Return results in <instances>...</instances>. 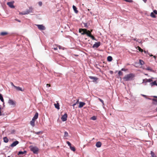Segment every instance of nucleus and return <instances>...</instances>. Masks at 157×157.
I'll return each instance as SVG.
<instances>
[{
  "instance_id": "obj_14",
  "label": "nucleus",
  "mask_w": 157,
  "mask_h": 157,
  "mask_svg": "<svg viewBox=\"0 0 157 157\" xmlns=\"http://www.w3.org/2000/svg\"><path fill=\"white\" fill-rule=\"evenodd\" d=\"M150 100H151L153 102H152V103L153 104L157 105V99L155 98L153 99H151V98H148Z\"/></svg>"
},
{
  "instance_id": "obj_17",
  "label": "nucleus",
  "mask_w": 157,
  "mask_h": 157,
  "mask_svg": "<svg viewBox=\"0 0 157 157\" xmlns=\"http://www.w3.org/2000/svg\"><path fill=\"white\" fill-rule=\"evenodd\" d=\"M14 88L17 90L21 91H24V90L22 89V88L19 86H15Z\"/></svg>"
},
{
  "instance_id": "obj_32",
  "label": "nucleus",
  "mask_w": 157,
  "mask_h": 157,
  "mask_svg": "<svg viewBox=\"0 0 157 157\" xmlns=\"http://www.w3.org/2000/svg\"><path fill=\"white\" fill-rule=\"evenodd\" d=\"M137 48L138 49L139 51L140 52H143V50L142 49H141L140 47L138 46Z\"/></svg>"
},
{
  "instance_id": "obj_46",
  "label": "nucleus",
  "mask_w": 157,
  "mask_h": 157,
  "mask_svg": "<svg viewBox=\"0 0 157 157\" xmlns=\"http://www.w3.org/2000/svg\"><path fill=\"white\" fill-rule=\"evenodd\" d=\"M3 97L1 94H0V99L2 98Z\"/></svg>"
},
{
  "instance_id": "obj_57",
  "label": "nucleus",
  "mask_w": 157,
  "mask_h": 157,
  "mask_svg": "<svg viewBox=\"0 0 157 157\" xmlns=\"http://www.w3.org/2000/svg\"><path fill=\"white\" fill-rule=\"evenodd\" d=\"M58 47H59V49H61V48H60V46H58Z\"/></svg>"
},
{
  "instance_id": "obj_50",
  "label": "nucleus",
  "mask_w": 157,
  "mask_h": 157,
  "mask_svg": "<svg viewBox=\"0 0 157 157\" xmlns=\"http://www.w3.org/2000/svg\"><path fill=\"white\" fill-rule=\"evenodd\" d=\"M53 49L55 50H57V48H53Z\"/></svg>"
},
{
  "instance_id": "obj_42",
  "label": "nucleus",
  "mask_w": 157,
  "mask_h": 157,
  "mask_svg": "<svg viewBox=\"0 0 157 157\" xmlns=\"http://www.w3.org/2000/svg\"><path fill=\"white\" fill-rule=\"evenodd\" d=\"M153 12L155 14H157V11L156 10H155L153 11Z\"/></svg>"
},
{
  "instance_id": "obj_22",
  "label": "nucleus",
  "mask_w": 157,
  "mask_h": 157,
  "mask_svg": "<svg viewBox=\"0 0 157 157\" xmlns=\"http://www.w3.org/2000/svg\"><path fill=\"white\" fill-rule=\"evenodd\" d=\"M54 105L55 107L59 109V103H57L56 104H55Z\"/></svg>"
},
{
  "instance_id": "obj_51",
  "label": "nucleus",
  "mask_w": 157,
  "mask_h": 157,
  "mask_svg": "<svg viewBox=\"0 0 157 157\" xmlns=\"http://www.w3.org/2000/svg\"><path fill=\"white\" fill-rule=\"evenodd\" d=\"M148 55H149V56H153V55H152V54H151V55H150V54H149V53H148Z\"/></svg>"
},
{
  "instance_id": "obj_60",
  "label": "nucleus",
  "mask_w": 157,
  "mask_h": 157,
  "mask_svg": "<svg viewBox=\"0 0 157 157\" xmlns=\"http://www.w3.org/2000/svg\"><path fill=\"white\" fill-rule=\"evenodd\" d=\"M145 75H148L147 74H145Z\"/></svg>"
},
{
  "instance_id": "obj_55",
  "label": "nucleus",
  "mask_w": 157,
  "mask_h": 157,
  "mask_svg": "<svg viewBox=\"0 0 157 157\" xmlns=\"http://www.w3.org/2000/svg\"><path fill=\"white\" fill-rule=\"evenodd\" d=\"M153 57H154V58L155 59H156V56H153Z\"/></svg>"
},
{
  "instance_id": "obj_27",
  "label": "nucleus",
  "mask_w": 157,
  "mask_h": 157,
  "mask_svg": "<svg viewBox=\"0 0 157 157\" xmlns=\"http://www.w3.org/2000/svg\"><path fill=\"white\" fill-rule=\"evenodd\" d=\"M89 37H90L92 40H96L95 37L94 36L92 35V34L90 35Z\"/></svg>"
},
{
  "instance_id": "obj_48",
  "label": "nucleus",
  "mask_w": 157,
  "mask_h": 157,
  "mask_svg": "<svg viewBox=\"0 0 157 157\" xmlns=\"http://www.w3.org/2000/svg\"><path fill=\"white\" fill-rule=\"evenodd\" d=\"M1 101L2 102H4V99H3V98H2V99H0Z\"/></svg>"
},
{
  "instance_id": "obj_43",
  "label": "nucleus",
  "mask_w": 157,
  "mask_h": 157,
  "mask_svg": "<svg viewBox=\"0 0 157 157\" xmlns=\"http://www.w3.org/2000/svg\"><path fill=\"white\" fill-rule=\"evenodd\" d=\"M41 132H35V133L37 135H39Z\"/></svg>"
},
{
  "instance_id": "obj_56",
  "label": "nucleus",
  "mask_w": 157,
  "mask_h": 157,
  "mask_svg": "<svg viewBox=\"0 0 157 157\" xmlns=\"http://www.w3.org/2000/svg\"><path fill=\"white\" fill-rule=\"evenodd\" d=\"M144 52L145 53H147V52H146V51H144Z\"/></svg>"
},
{
  "instance_id": "obj_12",
  "label": "nucleus",
  "mask_w": 157,
  "mask_h": 157,
  "mask_svg": "<svg viewBox=\"0 0 157 157\" xmlns=\"http://www.w3.org/2000/svg\"><path fill=\"white\" fill-rule=\"evenodd\" d=\"M89 78L91 80H92L94 82L96 81L98 79V78L95 77L90 76Z\"/></svg>"
},
{
  "instance_id": "obj_3",
  "label": "nucleus",
  "mask_w": 157,
  "mask_h": 157,
  "mask_svg": "<svg viewBox=\"0 0 157 157\" xmlns=\"http://www.w3.org/2000/svg\"><path fill=\"white\" fill-rule=\"evenodd\" d=\"M30 150L34 154H37L39 150L38 148L36 146L31 145L29 147Z\"/></svg>"
},
{
  "instance_id": "obj_35",
  "label": "nucleus",
  "mask_w": 157,
  "mask_h": 157,
  "mask_svg": "<svg viewBox=\"0 0 157 157\" xmlns=\"http://www.w3.org/2000/svg\"><path fill=\"white\" fill-rule=\"evenodd\" d=\"M98 100L100 101L102 103L103 105H104V102L100 98H98Z\"/></svg>"
},
{
  "instance_id": "obj_18",
  "label": "nucleus",
  "mask_w": 157,
  "mask_h": 157,
  "mask_svg": "<svg viewBox=\"0 0 157 157\" xmlns=\"http://www.w3.org/2000/svg\"><path fill=\"white\" fill-rule=\"evenodd\" d=\"M101 145V143L100 142H98L96 143V146L98 147H100Z\"/></svg>"
},
{
  "instance_id": "obj_62",
  "label": "nucleus",
  "mask_w": 157,
  "mask_h": 157,
  "mask_svg": "<svg viewBox=\"0 0 157 157\" xmlns=\"http://www.w3.org/2000/svg\"><path fill=\"white\" fill-rule=\"evenodd\" d=\"M88 11H89V10H89V9H88Z\"/></svg>"
},
{
  "instance_id": "obj_61",
  "label": "nucleus",
  "mask_w": 157,
  "mask_h": 157,
  "mask_svg": "<svg viewBox=\"0 0 157 157\" xmlns=\"http://www.w3.org/2000/svg\"><path fill=\"white\" fill-rule=\"evenodd\" d=\"M92 30H91V31H90V32H92Z\"/></svg>"
},
{
  "instance_id": "obj_38",
  "label": "nucleus",
  "mask_w": 157,
  "mask_h": 157,
  "mask_svg": "<svg viewBox=\"0 0 157 157\" xmlns=\"http://www.w3.org/2000/svg\"><path fill=\"white\" fill-rule=\"evenodd\" d=\"M146 70L150 71H152V69L149 67H148L146 68Z\"/></svg>"
},
{
  "instance_id": "obj_52",
  "label": "nucleus",
  "mask_w": 157,
  "mask_h": 157,
  "mask_svg": "<svg viewBox=\"0 0 157 157\" xmlns=\"http://www.w3.org/2000/svg\"><path fill=\"white\" fill-rule=\"evenodd\" d=\"M1 107H0V116H1Z\"/></svg>"
},
{
  "instance_id": "obj_33",
  "label": "nucleus",
  "mask_w": 157,
  "mask_h": 157,
  "mask_svg": "<svg viewBox=\"0 0 157 157\" xmlns=\"http://www.w3.org/2000/svg\"><path fill=\"white\" fill-rule=\"evenodd\" d=\"M68 133L66 131L64 132V136L65 137H67V136H68Z\"/></svg>"
},
{
  "instance_id": "obj_24",
  "label": "nucleus",
  "mask_w": 157,
  "mask_h": 157,
  "mask_svg": "<svg viewBox=\"0 0 157 157\" xmlns=\"http://www.w3.org/2000/svg\"><path fill=\"white\" fill-rule=\"evenodd\" d=\"M150 85L151 86H152L153 85L157 86V83L156 81H154V82L151 83Z\"/></svg>"
},
{
  "instance_id": "obj_40",
  "label": "nucleus",
  "mask_w": 157,
  "mask_h": 157,
  "mask_svg": "<svg viewBox=\"0 0 157 157\" xmlns=\"http://www.w3.org/2000/svg\"><path fill=\"white\" fill-rule=\"evenodd\" d=\"M122 71H126L128 70V69H125L124 68H122L121 70Z\"/></svg>"
},
{
  "instance_id": "obj_31",
  "label": "nucleus",
  "mask_w": 157,
  "mask_h": 157,
  "mask_svg": "<svg viewBox=\"0 0 157 157\" xmlns=\"http://www.w3.org/2000/svg\"><path fill=\"white\" fill-rule=\"evenodd\" d=\"M139 63L141 65H143L144 64V61L141 59L139 60Z\"/></svg>"
},
{
  "instance_id": "obj_6",
  "label": "nucleus",
  "mask_w": 157,
  "mask_h": 157,
  "mask_svg": "<svg viewBox=\"0 0 157 157\" xmlns=\"http://www.w3.org/2000/svg\"><path fill=\"white\" fill-rule=\"evenodd\" d=\"M9 104L12 106V107H14L15 106V102L11 99H10L8 101Z\"/></svg>"
},
{
  "instance_id": "obj_23",
  "label": "nucleus",
  "mask_w": 157,
  "mask_h": 157,
  "mask_svg": "<svg viewBox=\"0 0 157 157\" xmlns=\"http://www.w3.org/2000/svg\"><path fill=\"white\" fill-rule=\"evenodd\" d=\"M3 140L4 142L7 143L8 142L9 140L6 137H5L3 138Z\"/></svg>"
},
{
  "instance_id": "obj_29",
  "label": "nucleus",
  "mask_w": 157,
  "mask_h": 157,
  "mask_svg": "<svg viewBox=\"0 0 157 157\" xmlns=\"http://www.w3.org/2000/svg\"><path fill=\"white\" fill-rule=\"evenodd\" d=\"M150 16L151 17L153 18H155L156 16L154 15V13L153 12H151V13Z\"/></svg>"
},
{
  "instance_id": "obj_39",
  "label": "nucleus",
  "mask_w": 157,
  "mask_h": 157,
  "mask_svg": "<svg viewBox=\"0 0 157 157\" xmlns=\"http://www.w3.org/2000/svg\"><path fill=\"white\" fill-rule=\"evenodd\" d=\"M67 144L68 146H69V147H71V144L69 142L67 141Z\"/></svg>"
},
{
  "instance_id": "obj_36",
  "label": "nucleus",
  "mask_w": 157,
  "mask_h": 157,
  "mask_svg": "<svg viewBox=\"0 0 157 157\" xmlns=\"http://www.w3.org/2000/svg\"><path fill=\"white\" fill-rule=\"evenodd\" d=\"M124 0L126 2H132V0Z\"/></svg>"
},
{
  "instance_id": "obj_59",
  "label": "nucleus",
  "mask_w": 157,
  "mask_h": 157,
  "mask_svg": "<svg viewBox=\"0 0 157 157\" xmlns=\"http://www.w3.org/2000/svg\"><path fill=\"white\" fill-rule=\"evenodd\" d=\"M110 72H111V73H112L113 72V71H110Z\"/></svg>"
},
{
  "instance_id": "obj_21",
  "label": "nucleus",
  "mask_w": 157,
  "mask_h": 157,
  "mask_svg": "<svg viewBox=\"0 0 157 157\" xmlns=\"http://www.w3.org/2000/svg\"><path fill=\"white\" fill-rule=\"evenodd\" d=\"M8 34V33L6 32H4L1 33L0 35L1 36H4Z\"/></svg>"
},
{
  "instance_id": "obj_2",
  "label": "nucleus",
  "mask_w": 157,
  "mask_h": 157,
  "mask_svg": "<svg viewBox=\"0 0 157 157\" xmlns=\"http://www.w3.org/2000/svg\"><path fill=\"white\" fill-rule=\"evenodd\" d=\"M79 31L80 33H81L82 35L86 34L88 36L91 34V32L87 30L86 29H79Z\"/></svg>"
},
{
  "instance_id": "obj_53",
  "label": "nucleus",
  "mask_w": 157,
  "mask_h": 157,
  "mask_svg": "<svg viewBox=\"0 0 157 157\" xmlns=\"http://www.w3.org/2000/svg\"><path fill=\"white\" fill-rule=\"evenodd\" d=\"M143 1L145 2L146 3L147 1V0H143Z\"/></svg>"
},
{
  "instance_id": "obj_1",
  "label": "nucleus",
  "mask_w": 157,
  "mask_h": 157,
  "mask_svg": "<svg viewBox=\"0 0 157 157\" xmlns=\"http://www.w3.org/2000/svg\"><path fill=\"white\" fill-rule=\"evenodd\" d=\"M134 76L133 74L130 73L125 75L123 78L125 81H130L132 80Z\"/></svg>"
},
{
  "instance_id": "obj_63",
  "label": "nucleus",
  "mask_w": 157,
  "mask_h": 157,
  "mask_svg": "<svg viewBox=\"0 0 157 157\" xmlns=\"http://www.w3.org/2000/svg\"><path fill=\"white\" fill-rule=\"evenodd\" d=\"M7 157H10V156H8Z\"/></svg>"
},
{
  "instance_id": "obj_44",
  "label": "nucleus",
  "mask_w": 157,
  "mask_h": 157,
  "mask_svg": "<svg viewBox=\"0 0 157 157\" xmlns=\"http://www.w3.org/2000/svg\"><path fill=\"white\" fill-rule=\"evenodd\" d=\"M10 83H11V85L12 86H13L14 87H15V85L13 84V83L12 82H11Z\"/></svg>"
},
{
  "instance_id": "obj_47",
  "label": "nucleus",
  "mask_w": 157,
  "mask_h": 157,
  "mask_svg": "<svg viewBox=\"0 0 157 157\" xmlns=\"http://www.w3.org/2000/svg\"><path fill=\"white\" fill-rule=\"evenodd\" d=\"M15 20L18 22H21V21H20V20H19L18 19H15Z\"/></svg>"
},
{
  "instance_id": "obj_37",
  "label": "nucleus",
  "mask_w": 157,
  "mask_h": 157,
  "mask_svg": "<svg viewBox=\"0 0 157 157\" xmlns=\"http://www.w3.org/2000/svg\"><path fill=\"white\" fill-rule=\"evenodd\" d=\"M91 119L93 120H94L96 119V117L95 116H93L91 118Z\"/></svg>"
},
{
  "instance_id": "obj_11",
  "label": "nucleus",
  "mask_w": 157,
  "mask_h": 157,
  "mask_svg": "<svg viewBox=\"0 0 157 157\" xmlns=\"http://www.w3.org/2000/svg\"><path fill=\"white\" fill-rule=\"evenodd\" d=\"M152 81V80L151 78L149 79L146 78L143 80L142 83H146L147 82H151Z\"/></svg>"
},
{
  "instance_id": "obj_4",
  "label": "nucleus",
  "mask_w": 157,
  "mask_h": 157,
  "mask_svg": "<svg viewBox=\"0 0 157 157\" xmlns=\"http://www.w3.org/2000/svg\"><path fill=\"white\" fill-rule=\"evenodd\" d=\"M33 9L32 7H29V10H27L21 13H20V14L25 15L31 12H32Z\"/></svg>"
},
{
  "instance_id": "obj_54",
  "label": "nucleus",
  "mask_w": 157,
  "mask_h": 157,
  "mask_svg": "<svg viewBox=\"0 0 157 157\" xmlns=\"http://www.w3.org/2000/svg\"><path fill=\"white\" fill-rule=\"evenodd\" d=\"M153 97L154 98H157V96H153Z\"/></svg>"
},
{
  "instance_id": "obj_15",
  "label": "nucleus",
  "mask_w": 157,
  "mask_h": 157,
  "mask_svg": "<svg viewBox=\"0 0 157 157\" xmlns=\"http://www.w3.org/2000/svg\"><path fill=\"white\" fill-rule=\"evenodd\" d=\"M38 113L36 112L34 116L33 117V118L32 119L34 120H36L38 117Z\"/></svg>"
},
{
  "instance_id": "obj_41",
  "label": "nucleus",
  "mask_w": 157,
  "mask_h": 157,
  "mask_svg": "<svg viewBox=\"0 0 157 157\" xmlns=\"http://www.w3.org/2000/svg\"><path fill=\"white\" fill-rule=\"evenodd\" d=\"M38 4L40 6H41L42 4V2H38Z\"/></svg>"
},
{
  "instance_id": "obj_34",
  "label": "nucleus",
  "mask_w": 157,
  "mask_h": 157,
  "mask_svg": "<svg viewBox=\"0 0 157 157\" xmlns=\"http://www.w3.org/2000/svg\"><path fill=\"white\" fill-rule=\"evenodd\" d=\"M118 75L120 76L123 75V73L121 71H119L118 73Z\"/></svg>"
},
{
  "instance_id": "obj_49",
  "label": "nucleus",
  "mask_w": 157,
  "mask_h": 157,
  "mask_svg": "<svg viewBox=\"0 0 157 157\" xmlns=\"http://www.w3.org/2000/svg\"><path fill=\"white\" fill-rule=\"evenodd\" d=\"M1 101L2 102H4V99H3V98H2V99H0Z\"/></svg>"
},
{
  "instance_id": "obj_10",
  "label": "nucleus",
  "mask_w": 157,
  "mask_h": 157,
  "mask_svg": "<svg viewBox=\"0 0 157 157\" xmlns=\"http://www.w3.org/2000/svg\"><path fill=\"white\" fill-rule=\"evenodd\" d=\"M19 143V141H16L13 142L10 145V146L12 147H13L15 146L16 145L18 144Z\"/></svg>"
},
{
  "instance_id": "obj_20",
  "label": "nucleus",
  "mask_w": 157,
  "mask_h": 157,
  "mask_svg": "<svg viewBox=\"0 0 157 157\" xmlns=\"http://www.w3.org/2000/svg\"><path fill=\"white\" fill-rule=\"evenodd\" d=\"M73 8L75 13H77L78 12V11L77 10V8L75 6L73 5Z\"/></svg>"
},
{
  "instance_id": "obj_30",
  "label": "nucleus",
  "mask_w": 157,
  "mask_h": 157,
  "mask_svg": "<svg viewBox=\"0 0 157 157\" xmlns=\"http://www.w3.org/2000/svg\"><path fill=\"white\" fill-rule=\"evenodd\" d=\"M79 99H76V102L75 103H74L73 105H72V106L74 107L78 103V102H79Z\"/></svg>"
},
{
  "instance_id": "obj_8",
  "label": "nucleus",
  "mask_w": 157,
  "mask_h": 157,
  "mask_svg": "<svg viewBox=\"0 0 157 157\" xmlns=\"http://www.w3.org/2000/svg\"><path fill=\"white\" fill-rule=\"evenodd\" d=\"M67 113H65L61 117V119L63 121H67Z\"/></svg>"
},
{
  "instance_id": "obj_26",
  "label": "nucleus",
  "mask_w": 157,
  "mask_h": 157,
  "mask_svg": "<svg viewBox=\"0 0 157 157\" xmlns=\"http://www.w3.org/2000/svg\"><path fill=\"white\" fill-rule=\"evenodd\" d=\"M151 154L152 157H157L153 151H151Z\"/></svg>"
},
{
  "instance_id": "obj_25",
  "label": "nucleus",
  "mask_w": 157,
  "mask_h": 157,
  "mask_svg": "<svg viewBox=\"0 0 157 157\" xmlns=\"http://www.w3.org/2000/svg\"><path fill=\"white\" fill-rule=\"evenodd\" d=\"M107 60L109 62L112 61V57L110 56H108L107 58Z\"/></svg>"
},
{
  "instance_id": "obj_16",
  "label": "nucleus",
  "mask_w": 157,
  "mask_h": 157,
  "mask_svg": "<svg viewBox=\"0 0 157 157\" xmlns=\"http://www.w3.org/2000/svg\"><path fill=\"white\" fill-rule=\"evenodd\" d=\"M35 120L32 119V120L30 122V124L33 127H34L35 125Z\"/></svg>"
},
{
  "instance_id": "obj_7",
  "label": "nucleus",
  "mask_w": 157,
  "mask_h": 157,
  "mask_svg": "<svg viewBox=\"0 0 157 157\" xmlns=\"http://www.w3.org/2000/svg\"><path fill=\"white\" fill-rule=\"evenodd\" d=\"M14 3V1L9 2H8L7 4L11 8H14L15 7L13 5Z\"/></svg>"
},
{
  "instance_id": "obj_9",
  "label": "nucleus",
  "mask_w": 157,
  "mask_h": 157,
  "mask_svg": "<svg viewBox=\"0 0 157 157\" xmlns=\"http://www.w3.org/2000/svg\"><path fill=\"white\" fill-rule=\"evenodd\" d=\"M101 45V42H96L93 45V48H98Z\"/></svg>"
},
{
  "instance_id": "obj_28",
  "label": "nucleus",
  "mask_w": 157,
  "mask_h": 157,
  "mask_svg": "<svg viewBox=\"0 0 157 157\" xmlns=\"http://www.w3.org/2000/svg\"><path fill=\"white\" fill-rule=\"evenodd\" d=\"M70 149L72 151H75V148L74 147H72L71 146L70 147Z\"/></svg>"
},
{
  "instance_id": "obj_19",
  "label": "nucleus",
  "mask_w": 157,
  "mask_h": 157,
  "mask_svg": "<svg viewBox=\"0 0 157 157\" xmlns=\"http://www.w3.org/2000/svg\"><path fill=\"white\" fill-rule=\"evenodd\" d=\"M27 152V151H20L18 152V155H24L26 154Z\"/></svg>"
},
{
  "instance_id": "obj_58",
  "label": "nucleus",
  "mask_w": 157,
  "mask_h": 157,
  "mask_svg": "<svg viewBox=\"0 0 157 157\" xmlns=\"http://www.w3.org/2000/svg\"><path fill=\"white\" fill-rule=\"evenodd\" d=\"M155 110H156V111H157V107L156 108V109Z\"/></svg>"
},
{
  "instance_id": "obj_5",
  "label": "nucleus",
  "mask_w": 157,
  "mask_h": 157,
  "mask_svg": "<svg viewBox=\"0 0 157 157\" xmlns=\"http://www.w3.org/2000/svg\"><path fill=\"white\" fill-rule=\"evenodd\" d=\"M36 25L40 30H43L45 29V27L42 25Z\"/></svg>"
},
{
  "instance_id": "obj_45",
  "label": "nucleus",
  "mask_w": 157,
  "mask_h": 157,
  "mask_svg": "<svg viewBox=\"0 0 157 157\" xmlns=\"http://www.w3.org/2000/svg\"><path fill=\"white\" fill-rule=\"evenodd\" d=\"M46 86L47 87H50L51 85L50 84H47L46 85Z\"/></svg>"
},
{
  "instance_id": "obj_13",
  "label": "nucleus",
  "mask_w": 157,
  "mask_h": 157,
  "mask_svg": "<svg viewBox=\"0 0 157 157\" xmlns=\"http://www.w3.org/2000/svg\"><path fill=\"white\" fill-rule=\"evenodd\" d=\"M78 103H79V105L78 107L79 108H82L86 104L85 102H78Z\"/></svg>"
}]
</instances>
